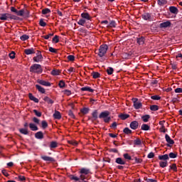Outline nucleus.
Here are the masks:
<instances>
[{"instance_id":"nucleus-1","label":"nucleus","mask_w":182,"mask_h":182,"mask_svg":"<svg viewBox=\"0 0 182 182\" xmlns=\"http://www.w3.org/2000/svg\"><path fill=\"white\" fill-rule=\"evenodd\" d=\"M80 182H87V181H85L86 180L87 178V174H90V170L87 169V168H82L80 169Z\"/></svg>"},{"instance_id":"nucleus-2","label":"nucleus","mask_w":182,"mask_h":182,"mask_svg":"<svg viewBox=\"0 0 182 182\" xmlns=\"http://www.w3.org/2000/svg\"><path fill=\"white\" fill-rule=\"evenodd\" d=\"M30 72L33 73H42V66L39 64H34L31 66Z\"/></svg>"},{"instance_id":"nucleus-3","label":"nucleus","mask_w":182,"mask_h":182,"mask_svg":"<svg viewBox=\"0 0 182 182\" xmlns=\"http://www.w3.org/2000/svg\"><path fill=\"white\" fill-rule=\"evenodd\" d=\"M107 45L105 44V45H102L100 47L99 49V52H98V56H100V58H103V56L105 55H106V52H107Z\"/></svg>"},{"instance_id":"nucleus-4","label":"nucleus","mask_w":182,"mask_h":182,"mask_svg":"<svg viewBox=\"0 0 182 182\" xmlns=\"http://www.w3.org/2000/svg\"><path fill=\"white\" fill-rule=\"evenodd\" d=\"M1 21H7V19H15V17L9 14H0Z\"/></svg>"},{"instance_id":"nucleus-5","label":"nucleus","mask_w":182,"mask_h":182,"mask_svg":"<svg viewBox=\"0 0 182 182\" xmlns=\"http://www.w3.org/2000/svg\"><path fill=\"white\" fill-rule=\"evenodd\" d=\"M33 60L39 63V62H42L43 60V56H42V53L41 51H38L36 53V56L33 57Z\"/></svg>"},{"instance_id":"nucleus-6","label":"nucleus","mask_w":182,"mask_h":182,"mask_svg":"<svg viewBox=\"0 0 182 182\" xmlns=\"http://www.w3.org/2000/svg\"><path fill=\"white\" fill-rule=\"evenodd\" d=\"M134 109H140L141 107V102L139 101L137 98H132Z\"/></svg>"},{"instance_id":"nucleus-7","label":"nucleus","mask_w":182,"mask_h":182,"mask_svg":"<svg viewBox=\"0 0 182 182\" xmlns=\"http://www.w3.org/2000/svg\"><path fill=\"white\" fill-rule=\"evenodd\" d=\"M110 116V112L109 111H105L100 113L99 118L100 119H106V117Z\"/></svg>"},{"instance_id":"nucleus-8","label":"nucleus","mask_w":182,"mask_h":182,"mask_svg":"<svg viewBox=\"0 0 182 182\" xmlns=\"http://www.w3.org/2000/svg\"><path fill=\"white\" fill-rule=\"evenodd\" d=\"M142 18L144 19V21H153V18L151 17V14L149 13H144L142 15Z\"/></svg>"},{"instance_id":"nucleus-9","label":"nucleus","mask_w":182,"mask_h":182,"mask_svg":"<svg viewBox=\"0 0 182 182\" xmlns=\"http://www.w3.org/2000/svg\"><path fill=\"white\" fill-rule=\"evenodd\" d=\"M165 139L168 143V147H170V144L173 145V144L174 143V141L173 139H171L170 136H168V134H167L165 135Z\"/></svg>"},{"instance_id":"nucleus-10","label":"nucleus","mask_w":182,"mask_h":182,"mask_svg":"<svg viewBox=\"0 0 182 182\" xmlns=\"http://www.w3.org/2000/svg\"><path fill=\"white\" fill-rule=\"evenodd\" d=\"M130 127L133 130H136V129H137V127H139V122L137 121L132 122L130 124Z\"/></svg>"},{"instance_id":"nucleus-11","label":"nucleus","mask_w":182,"mask_h":182,"mask_svg":"<svg viewBox=\"0 0 182 182\" xmlns=\"http://www.w3.org/2000/svg\"><path fill=\"white\" fill-rule=\"evenodd\" d=\"M81 18L85 21H90V19H92V17H90V15H89L88 13H82L81 14Z\"/></svg>"},{"instance_id":"nucleus-12","label":"nucleus","mask_w":182,"mask_h":182,"mask_svg":"<svg viewBox=\"0 0 182 182\" xmlns=\"http://www.w3.org/2000/svg\"><path fill=\"white\" fill-rule=\"evenodd\" d=\"M168 26H171V23L168 21L160 23V28H168Z\"/></svg>"},{"instance_id":"nucleus-13","label":"nucleus","mask_w":182,"mask_h":182,"mask_svg":"<svg viewBox=\"0 0 182 182\" xmlns=\"http://www.w3.org/2000/svg\"><path fill=\"white\" fill-rule=\"evenodd\" d=\"M169 11L171 14H174L175 15L178 14V9H177L176 6H170Z\"/></svg>"},{"instance_id":"nucleus-14","label":"nucleus","mask_w":182,"mask_h":182,"mask_svg":"<svg viewBox=\"0 0 182 182\" xmlns=\"http://www.w3.org/2000/svg\"><path fill=\"white\" fill-rule=\"evenodd\" d=\"M82 92H90V93H93L95 90L92 89L90 87H84L81 88Z\"/></svg>"},{"instance_id":"nucleus-15","label":"nucleus","mask_w":182,"mask_h":182,"mask_svg":"<svg viewBox=\"0 0 182 182\" xmlns=\"http://www.w3.org/2000/svg\"><path fill=\"white\" fill-rule=\"evenodd\" d=\"M38 83L40 85H42L43 86H50V82H46L43 80H38Z\"/></svg>"},{"instance_id":"nucleus-16","label":"nucleus","mask_w":182,"mask_h":182,"mask_svg":"<svg viewBox=\"0 0 182 182\" xmlns=\"http://www.w3.org/2000/svg\"><path fill=\"white\" fill-rule=\"evenodd\" d=\"M41 159L44 160V161H55V159L50 156H42Z\"/></svg>"},{"instance_id":"nucleus-17","label":"nucleus","mask_w":182,"mask_h":182,"mask_svg":"<svg viewBox=\"0 0 182 182\" xmlns=\"http://www.w3.org/2000/svg\"><path fill=\"white\" fill-rule=\"evenodd\" d=\"M24 53H26V55H33V53H35V49L33 48L26 49L24 50Z\"/></svg>"},{"instance_id":"nucleus-18","label":"nucleus","mask_w":182,"mask_h":182,"mask_svg":"<svg viewBox=\"0 0 182 182\" xmlns=\"http://www.w3.org/2000/svg\"><path fill=\"white\" fill-rule=\"evenodd\" d=\"M136 41L139 45H144V42L146 39L144 38V37H141V38H138Z\"/></svg>"},{"instance_id":"nucleus-19","label":"nucleus","mask_w":182,"mask_h":182,"mask_svg":"<svg viewBox=\"0 0 182 182\" xmlns=\"http://www.w3.org/2000/svg\"><path fill=\"white\" fill-rule=\"evenodd\" d=\"M29 99L30 100H33V102H35V103H39V100L38 98L35 97L32 94H29Z\"/></svg>"},{"instance_id":"nucleus-20","label":"nucleus","mask_w":182,"mask_h":182,"mask_svg":"<svg viewBox=\"0 0 182 182\" xmlns=\"http://www.w3.org/2000/svg\"><path fill=\"white\" fill-rule=\"evenodd\" d=\"M29 127L33 132H36L38 130V127L33 123H31Z\"/></svg>"},{"instance_id":"nucleus-21","label":"nucleus","mask_w":182,"mask_h":182,"mask_svg":"<svg viewBox=\"0 0 182 182\" xmlns=\"http://www.w3.org/2000/svg\"><path fill=\"white\" fill-rule=\"evenodd\" d=\"M159 160H164V161H167L168 160V155L164 154V155H161L159 156Z\"/></svg>"},{"instance_id":"nucleus-22","label":"nucleus","mask_w":182,"mask_h":182,"mask_svg":"<svg viewBox=\"0 0 182 182\" xmlns=\"http://www.w3.org/2000/svg\"><path fill=\"white\" fill-rule=\"evenodd\" d=\"M53 117L54 119H61L62 116L60 115V112L59 111H55V113L53 114Z\"/></svg>"},{"instance_id":"nucleus-23","label":"nucleus","mask_w":182,"mask_h":182,"mask_svg":"<svg viewBox=\"0 0 182 182\" xmlns=\"http://www.w3.org/2000/svg\"><path fill=\"white\" fill-rule=\"evenodd\" d=\"M36 139H43V133L42 132H38L35 134Z\"/></svg>"},{"instance_id":"nucleus-24","label":"nucleus","mask_w":182,"mask_h":182,"mask_svg":"<svg viewBox=\"0 0 182 182\" xmlns=\"http://www.w3.org/2000/svg\"><path fill=\"white\" fill-rule=\"evenodd\" d=\"M77 23L78 25H80L81 26H85V23H86V20H85L84 18H80Z\"/></svg>"},{"instance_id":"nucleus-25","label":"nucleus","mask_w":182,"mask_h":182,"mask_svg":"<svg viewBox=\"0 0 182 182\" xmlns=\"http://www.w3.org/2000/svg\"><path fill=\"white\" fill-rule=\"evenodd\" d=\"M36 87L37 90H38V92H40L41 93H45V88L42 87V86L36 85Z\"/></svg>"},{"instance_id":"nucleus-26","label":"nucleus","mask_w":182,"mask_h":182,"mask_svg":"<svg viewBox=\"0 0 182 182\" xmlns=\"http://www.w3.org/2000/svg\"><path fill=\"white\" fill-rule=\"evenodd\" d=\"M141 119L144 123H147L149 122V119H150V115L146 114L141 117Z\"/></svg>"},{"instance_id":"nucleus-27","label":"nucleus","mask_w":182,"mask_h":182,"mask_svg":"<svg viewBox=\"0 0 182 182\" xmlns=\"http://www.w3.org/2000/svg\"><path fill=\"white\" fill-rule=\"evenodd\" d=\"M116 163H117V164H122V165L126 164V161L122 159V158H117L116 159Z\"/></svg>"},{"instance_id":"nucleus-28","label":"nucleus","mask_w":182,"mask_h":182,"mask_svg":"<svg viewBox=\"0 0 182 182\" xmlns=\"http://www.w3.org/2000/svg\"><path fill=\"white\" fill-rule=\"evenodd\" d=\"M141 130L147 131L150 130V126L146 124H143L141 127Z\"/></svg>"},{"instance_id":"nucleus-29","label":"nucleus","mask_w":182,"mask_h":182,"mask_svg":"<svg viewBox=\"0 0 182 182\" xmlns=\"http://www.w3.org/2000/svg\"><path fill=\"white\" fill-rule=\"evenodd\" d=\"M58 147V142L51 141L50 144V149H56Z\"/></svg>"},{"instance_id":"nucleus-30","label":"nucleus","mask_w":182,"mask_h":182,"mask_svg":"<svg viewBox=\"0 0 182 182\" xmlns=\"http://www.w3.org/2000/svg\"><path fill=\"white\" fill-rule=\"evenodd\" d=\"M160 167L164 168V167H167V161H161L159 162Z\"/></svg>"},{"instance_id":"nucleus-31","label":"nucleus","mask_w":182,"mask_h":182,"mask_svg":"<svg viewBox=\"0 0 182 182\" xmlns=\"http://www.w3.org/2000/svg\"><path fill=\"white\" fill-rule=\"evenodd\" d=\"M43 100L45 102H47V103H48L50 105H53V100H50V98H49L48 97H45L43 98Z\"/></svg>"},{"instance_id":"nucleus-32","label":"nucleus","mask_w":182,"mask_h":182,"mask_svg":"<svg viewBox=\"0 0 182 182\" xmlns=\"http://www.w3.org/2000/svg\"><path fill=\"white\" fill-rule=\"evenodd\" d=\"M134 146H141V140L140 139H136L134 140Z\"/></svg>"},{"instance_id":"nucleus-33","label":"nucleus","mask_w":182,"mask_h":182,"mask_svg":"<svg viewBox=\"0 0 182 182\" xmlns=\"http://www.w3.org/2000/svg\"><path fill=\"white\" fill-rule=\"evenodd\" d=\"M70 180H74V181H80V178L73 175L70 176Z\"/></svg>"},{"instance_id":"nucleus-34","label":"nucleus","mask_w":182,"mask_h":182,"mask_svg":"<svg viewBox=\"0 0 182 182\" xmlns=\"http://www.w3.org/2000/svg\"><path fill=\"white\" fill-rule=\"evenodd\" d=\"M19 132L21 133V134H29V132H28L27 129H20Z\"/></svg>"},{"instance_id":"nucleus-35","label":"nucleus","mask_w":182,"mask_h":182,"mask_svg":"<svg viewBox=\"0 0 182 182\" xmlns=\"http://www.w3.org/2000/svg\"><path fill=\"white\" fill-rule=\"evenodd\" d=\"M92 76L94 79H97V77H100V73L97 72H94L92 73Z\"/></svg>"},{"instance_id":"nucleus-36","label":"nucleus","mask_w":182,"mask_h":182,"mask_svg":"<svg viewBox=\"0 0 182 182\" xmlns=\"http://www.w3.org/2000/svg\"><path fill=\"white\" fill-rule=\"evenodd\" d=\"M108 28H116V21H112L109 24H108Z\"/></svg>"},{"instance_id":"nucleus-37","label":"nucleus","mask_w":182,"mask_h":182,"mask_svg":"<svg viewBox=\"0 0 182 182\" xmlns=\"http://www.w3.org/2000/svg\"><path fill=\"white\" fill-rule=\"evenodd\" d=\"M59 73H60V71H59V70H53L51 71V75H53V76H58Z\"/></svg>"},{"instance_id":"nucleus-38","label":"nucleus","mask_w":182,"mask_h":182,"mask_svg":"<svg viewBox=\"0 0 182 182\" xmlns=\"http://www.w3.org/2000/svg\"><path fill=\"white\" fill-rule=\"evenodd\" d=\"M129 114H122L121 115H119L120 119H122V120H126V119H128L129 117Z\"/></svg>"},{"instance_id":"nucleus-39","label":"nucleus","mask_w":182,"mask_h":182,"mask_svg":"<svg viewBox=\"0 0 182 182\" xmlns=\"http://www.w3.org/2000/svg\"><path fill=\"white\" fill-rule=\"evenodd\" d=\"M21 41H28L29 39V36L24 34L20 37Z\"/></svg>"},{"instance_id":"nucleus-40","label":"nucleus","mask_w":182,"mask_h":182,"mask_svg":"<svg viewBox=\"0 0 182 182\" xmlns=\"http://www.w3.org/2000/svg\"><path fill=\"white\" fill-rule=\"evenodd\" d=\"M167 4V1L166 0H158V4L160 6H163V5H166Z\"/></svg>"},{"instance_id":"nucleus-41","label":"nucleus","mask_w":182,"mask_h":182,"mask_svg":"<svg viewBox=\"0 0 182 182\" xmlns=\"http://www.w3.org/2000/svg\"><path fill=\"white\" fill-rule=\"evenodd\" d=\"M89 108H86V107H85V108H82V109H81V113H82V114H87V113H89Z\"/></svg>"},{"instance_id":"nucleus-42","label":"nucleus","mask_w":182,"mask_h":182,"mask_svg":"<svg viewBox=\"0 0 182 182\" xmlns=\"http://www.w3.org/2000/svg\"><path fill=\"white\" fill-rule=\"evenodd\" d=\"M150 109H151V110H152V112H156V111L159 110V106H157V105H151L150 107Z\"/></svg>"},{"instance_id":"nucleus-43","label":"nucleus","mask_w":182,"mask_h":182,"mask_svg":"<svg viewBox=\"0 0 182 182\" xmlns=\"http://www.w3.org/2000/svg\"><path fill=\"white\" fill-rule=\"evenodd\" d=\"M43 15H46V14H50V9H44L42 10Z\"/></svg>"},{"instance_id":"nucleus-44","label":"nucleus","mask_w":182,"mask_h":182,"mask_svg":"<svg viewBox=\"0 0 182 182\" xmlns=\"http://www.w3.org/2000/svg\"><path fill=\"white\" fill-rule=\"evenodd\" d=\"M124 133H125V134H132V129L127 127L124 129Z\"/></svg>"},{"instance_id":"nucleus-45","label":"nucleus","mask_w":182,"mask_h":182,"mask_svg":"<svg viewBox=\"0 0 182 182\" xmlns=\"http://www.w3.org/2000/svg\"><path fill=\"white\" fill-rule=\"evenodd\" d=\"M63 93L64 95H66V96H70V95H72V91L69 90H65Z\"/></svg>"},{"instance_id":"nucleus-46","label":"nucleus","mask_w":182,"mask_h":182,"mask_svg":"<svg viewBox=\"0 0 182 182\" xmlns=\"http://www.w3.org/2000/svg\"><path fill=\"white\" fill-rule=\"evenodd\" d=\"M92 116L94 120H96V119H97V110H95L92 112Z\"/></svg>"},{"instance_id":"nucleus-47","label":"nucleus","mask_w":182,"mask_h":182,"mask_svg":"<svg viewBox=\"0 0 182 182\" xmlns=\"http://www.w3.org/2000/svg\"><path fill=\"white\" fill-rule=\"evenodd\" d=\"M23 14H25V11L23 10L17 11L16 15L18 16H23Z\"/></svg>"},{"instance_id":"nucleus-48","label":"nucleus","mask_w":182,"mask_h":182,"mask_svg":"<svg viewBox=\"0 0 182 182\" xmlns=\"http://www.w3.org/2000/svg\"><path fill=\"white\" fill-rule=\"evenodd\" d=\"M113 68H109L107 69V73H108L109 75H113Z\"/></svg>"},{"instance_id":"nucleus-49","label":"nucleus","mask_w":182,"mask_h":182,"mask_svg":"<svg viewBox=\"0 0 182 182\" xmlns=\"http://www.w3.org/2000/svg\"><path fill=\"white\" fill-rule=\"evenodd\" d=\"M33 112L35 113L36 116H37L38 117H41V116H42V113L41 112H38V110L34 109Z\"/></svg>"},{"instance_id":"nucleus-50","label":"nucleus","mask_w":182,"mask_h":182,"mask_svg":"<svg viewBox=\"0 0 182 182\" xmlns=\"http://www.w3.org/2000/svg\"><path fill=\"white\" fill-rule=\"evenodd\" d=\"M41 125L43 129H46L48 127V122L46 121H42Z\"/></svg>"},{"instance_id":"nucleus-51","label":"nucleus","mask_w":182,"mask_h":182,"mask_svg":"<svg viewBox=\"0 0 182 182\" xmlns=\"http://www.w3.org/2000/svg\"><path fill=\"white\" fill-rule=\"evenodd\" d=\"M53 42H55V43H58L59 42V36H55L53 38Z\"/></svg>"},{"instance_id":"nucleus-52","label":"nucleus","mask_w":182,"mask_h":182,"mask_svg":"<svg viewBox=\"0 0 182 182\" xmlns=\"http://www.w3.org/2000/svg\"><path fill=\"white\" fill-rule=\"evenodd\" d=\"M153 100H160L161 97L159 95H153L151 97Z\"/></svg>"},{"instance_id":"nucleus-53","label":"nucleus","mask_w":182,"mask_h":182,"mask_svg":"<svg viewBox=\"0 0 182 182\" xmlns=\"http://www.w3.org/2000/svg\"><path fill=\"white\" fill-rule=\"evenodd\" d=\"M169 157H170V159H176V157H177V154H176L173 152H171L169 154Z\"/></svg>"},{"instance_id":"nucleus-54","label":"nucleus","mask_w":182,"mask_h":182,"mask_svg":"<svg viewBox=\"0 0 182 182\" xmlns=\"http://www.w3.org/2000/svg\"><path fill=\"white\" fill-rule=\"evenodd\" d=\"M65 82L63 80H60L58 85L60 87L63 88V87H65Z\"/></svg>"},{"instance_id":"nucleus-55","label":"nucleus","mask_w":182,"mask_h":182,"mask_svg":"<svg viewBox=\"0 0 182 182\" xmlns=\"http://www.w3.org/2000/svg\"><path fill=\"white\" fill-rule=\"evenodd\" d=\"M124 157L127 160H132V156H130V155H129V154H124Z\"/></svg>"},{"instance_id":"nucleus-56","label":"nucleus","mask_w":182,"mask_h":182,"mask_svg":"<svg viewBox=\"0 0 182 182\" xmlns=\"http://www.w3.org/2000/svg\"><path fill=\"white\" fill-rule=\"evenodd\" d=\"M39 25L41 26H43L44 27L46 25V22L43 21V19H41L40 22H39Z\"/></svg>"},{"instance_id":"nucleus-57","label":"nucleus","mask_w":182,"mask_h":182,"mask_svg":"<svg viewBox=\"0 0 182 182\" xmlns=\"http://www.w3.org/2000/svg\"><path fill=\"white\" fill-rule=\"evenodd\" d=\"M53 36V33H49L48 35L43 36L44 39H49L50 37Z\"/></svg>"},{"instance_id":"nucleus-58","label":"nucleus","mask_w":182,"mask_h":182,"mask_svg":"<svg viewBox=\"0 0 182 182\" xmlns=\"http://www.w3.org/2000/svg\"><path fill=\"white\" fill-rule=\"evenodd\" d=\"M68 60H70L71 62H73V60H75V56L72 55H68Z\"/></svg>"},{"instance_id":"nucleus-59","label":"nucleus","mask_w":182,"mask_h":182,"mask_svg":"<svg viewBox=\"0 0 182 182\" xmlns=\"http://www.w3.org/2000/svg\"><path fill=\"white\" fill-rule=\"evenodd\" d=\"M9 58H11V59H15V52H11V53H9Z\"/></svg>"},{"instance_id":"nucleus-60","label":"nucleus","mask_w":182,"mask_h":182,"mask_svg":"<svg viewBox=\"0 0 182 182\" xmlns=\"http://www.w3.org/2000/svg\"><path fill=\"white\" fill-rule=\"evenodd\" d=\"M110 120H111V118H110V117H105V118H104V122H105V123H109V122H110Z\"/></svg>"},{"instance_id":"nucleus-61","label":"nucleus","mask_w":182,"mask_h":182,"mask_svg":"<svg viewBox=\"0 0 182 182\" xmlns=\"http://www.w3.org/2000/svg\"><path fill=\"white\" fill-rule=\"evenodd\" d=\"M49 52H51L52 53H56L57 50L53 48H52V47H50L49 48Z\"/></svg>"},{"instance_id":"nucleus-62","label":"nucleus","mask_w":182,"mask_h":182,"mask_svg":"<svg viewBox=\"0 0 182 182\" xmlns=\"http://www.w3.org/2000/svg\"><path fill=\"white\" fill-rule=\"evenodd\" d=\"M170 167H171V168L172 170H173L174 171H177V166H176L175 164H172Z\"/></svg>"},{"instance_id":"nucleus-63","label":"nucleus","mask_w":182,"mask_h":182,"mask_svg":"<svg viewBox=\"0 0 182 182\" xmlns=\"http://www.w3.org/2000/svg\"><path fill=\"white\" fill-rule=\"evenodd\" d=\"M153 157H154V153L150 152V153L148 154V159H153Z\"/></svg>"},{"instance_id":"nucleus-64","label":"nucleus","mask_w":182,"mask_h":182,"mask_svg":"<svg viewBox=\"0 0 182 182\" xmlns=\"http://www.w3.org/2000/svg\"><path fill=\"white\" fill-rule=\"evenodd\" d=\"M175 93H182V88L175 89Z\"/></svg>"}]
</instances>
